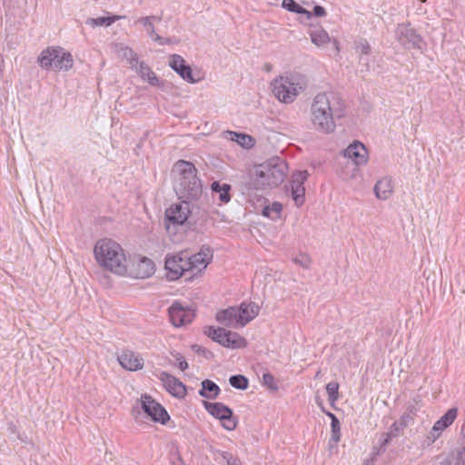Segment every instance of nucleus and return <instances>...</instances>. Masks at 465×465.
<instances>
[{
    "label": "nucleus",
    "mask_w": 465,
    "mask_h": 465,
    "mask_svg": "<svg viewBox=\"0 0 465 465\" xmlns=\"http://www.w3.org/2000/svg\"><path fill=\"white\" fill-rule=\"evenodd\" d=\"M312 124L317 132L331 134L335 131V118L342 114V101L332 91L320 92L314 95L310 106Z\"/></svg>",
    "instance_id": "f257e3e1"
},
{
    "label": "nucleus",
    "mask_w": 465,
    "mask_h": 465,
    "mask_svg": "<svg viewBox=\"0 0 465 465\" xmlns=\"http://www.w3.org/2000/svg\"><path fill=\"white\" fill-rule=\"evenodd\" d=\"M94 255L103 269L120 276L127 275L128 263L124 250L115 241L108 238L97 241L94 248Z\"/></svg>",
    "instance_id": "f03ea898"
},
{
    "label": "nucleus",
    "mask_w": 465,
    "mask_h": 465,
    "mask_svg": "<svg viewBox=\"0 0 465 465\" xmlns=\"http://www.w3.org/2000/svg\"><path fill=\"white\" fill-rule=\"evenodd\" d=\"M173 188L179 199L192 201L202 195L203 186L197 177V170L192 163L178 161L173 166Z\"/></svg>",
    "instance_id": "7ed1b4c3"
},
{
    "label": "nucleus",
    "mask_w": 465,
    "mask_h": 465,
    "mask_svg": "<svg viewBox=\"0 0 465 465\" xmlns=\"http://www.w3.org/2000/svg\"><path fill=\"white\" fill-rule=\"evenodd\" d=\"M308 85L306 76L294 73L280 76L272 83V93L275 97L284 104L292 103Z\"/></svg>",
    "instance_id": "20e7f679"
},
{
    "label": "nucleus",
    "mask_w": 465,
    "mask_h": 465,
    "mask_svg": "<svg viewBox=\"0 0 465 465\" xmlns=\"http://www.w3.org/2000/svg\"><path fill=\"white\" fill-rule=\"evenodd\" d=\"M285 171L286 165L282 160L272 159L257 167L253 184L256 189L277 187L283 182Z\"/></svg>",
    "instance_id": "39448f33"
},
{
    "label": "nucleus",
    "mask_w": 465,
    "mask_h": 465,
    "mask_svg": "<svg viewBox=\"0 0 465 465\" xmlns=\"http://www.w3.org/2000/svg\"><path fill=\"white\" fill-rule=\"evenodd\" d=\"M39 65L48 71H67L73 66V57L70 53L61 47H48L38 56Z\"/></svg>",
    "instance_id": "423d86ee"
},
{
    "label": "nucleus",
    "mask_w": 465,
    "mask_h": 465,
    "mask_svg": "<svg viewBox=\"0 0 465 465\" xmlns=\"http://www.w3.org/2000/svg\"><path fill=\"white\" fill-rule=\"evenodd\" d=\"M181 203H173L165 211V228L169 233L172 227L183 225L188 220L191 213V206L188 200L181 199Z\"/></svg>",
    "instance_id": "0eeeda50"
},
{
    "label": "nucleus",
    "mask_w": 465,
    "mask_h": 465,
    "mask_svg": "<svg viewBox=\"0 0 465 465\" xmlns=\"http://www.w3.org/2000/svg\"><path fill=\"white\" fill-rule=\"evenodd\" d=\"M395 37L401 45L407 49H421L423 40L410 24L398 25L395 31Z\"/></svg>",
    "instance_id": "6e6552de"
},
{
    "label": "nucleus",
    "mask_w": 465,
    "mask_h": 465,
    "mask_svg": "<svg viewBox=\"0 0 465 465\" xmlns=\"http://www.w3.org/2000/svg\"><path fill=\"white\" fill-rule=\"evenodd\" d=\"M205 410L214 418L221 421V424L227 430H232L236 427V421L232 418V411L221 402L203 401Z\"/></svg>",
    "instance_id": "1a4fd4ad"
},
{
    "label": "nucleus",
    "mask_w": 465,
    "mask_h": 465,
    "mask_svg": "<svg viewBox=\"0 0 465 465\" xmlns=\"http://www.w3.org/2000/svg\"><path fill=\"white\" fill-rule=\"evenodd\" d=\"M170 321L175 327H181L193 322L194 312L180 302H174L168 310Z\"/></svg>",
    "instance_id": "9d476101"
},
{
    "label": "nucleus",
    "mask_w": 465,
    "mask_h": 465,
    "mask_svg": "<svg viewBox=\"0 0 465 465\" xmlns=\"http://www.w3.org/2000/svg\"><path fill=\"white\" fill-rule=\"evenodd\" d=\"M142 408L153 421L164 424L170 419L166 410L149 395L142 396Z\"/></svg>",
    "instance_id": "9b49d317"
},
{
    "label": "nucleus",
    "mask_w": 465,
    "mask_h": 465,
    "mask_svg": "<svg viewBox=\"0 0 465 465\" xmlns=\"http://www.w3.org/2000/svg\"><path fill=\"white\" fill-rule=\"evenodd\" d=\"M185 254L167 256L165 259L166 276L171 281L179 279L188 272Z\"/></svg>",
    "instance_id": "f8f14e48"
},
{
    "label": "nucleus",
    "mask_w": 465,
    "mask_h": 465,
    "mask_svg": "<svg viewBox=\"0 0 465 465\" xmlns=\"http://www.w3.org/2000/svg\"><path fill=\"white\" fill-rule=\"evenodd\" d=\"M157 377L170 394L179 399L185 397L186 387L179 379L166 371H161Z\"/></svg>",
    "instance_id": "ddd939ff"
},
{
    "label": "nucleus",
    "mask_w": 465,
    "mask_h": 465,
    "mask_svg": "<svg viewBox=\"0 0 465 465\" xmlns=\"http://www.w3.org/2000/svg\"><path fill=\"white\" fill-rule=\"evenodd\" d=\"M170 67L175 71L183 80L191 84L197 83L193 76L192 68L186 64L185 60L179 54H172L169 60Z\"/></svg>",
    "instance_id": "4468645a"
},
{
    "label": "nucleus",
    "mask_w": 465,
    "mask_h": 465,
    "mask_svg": "<svg viewBox=\"0 0 465 465\" xmlns=\"http://www.w3.org/2000/svg\"><path fill=\"white\" fill-rule=\"evenodd\" d=\"M344 156L352 160L356 165L365 164L368 161L367 149L359 141H354L344 150Z\"/></svg>",
    "instance_id": "2eb2a0df"
},
{
    "label": "nucleus",
    "mask_w": 465,
    "mask_h": 465,
    "mask_svg": "<svg viewBox=\"0 0 465 465\" xmlns=\"http://www.w3.org/2000/svg\"><path fill=\"white\" fill-rule=\"evenodd\" d=\"M117 360L120 365L127 371H135L143 367V359L129 350L123 351Z\"/></svg>",
    "instance_id": "dca6fc26"
},
{
    "label": "nucleus",
    "mask_w": 465,
    "mask_h": 465,
    "mask_svg": "<svg viewBox=\"0 0 465 465\" xmlns=\"http://www.w3.org/2000/svg\"><path fill=\"white\" fill-rule=\"evenodd\" d=\"M312 42L319 47L331 46V50L338 54L340 52L339 42L336 39H331L329 34L323 29H318L310 33Z\"/></svg>",
    "instance_id": "f3484780"
},
{
    "label": "nucleus",
    "mask_w": 465,
    "mask_h": 465,
    "mask_svg": "<svg viewBox=\"0 0 465 465\" xmlns=\"http://www.w3.org/2000/svg\"><path fill=\"white\" fill-rule=\"evenodd\" d=\"M154 273V263L153 262L146 257H140L137 262V265L134 271L128 272L127 275L134 278L145 279Z\"/></svg>",
    "instance_id": "a211bd4d"
},
{
    "label": "nucleus",
    "mask_w": 465,
    "mask_h": 465,
    "mask_svg": "<svg viewBox=\"0 0 465 465\" xmlns=\"http://www.w3.org/2000/svg\"><path fill=\"white\" fill-rule=\"evenodd\" d=\"M159 22H161V17L156 15L142 17L136 21V23L143 25L145 31L147 32V35H149V37L152 38L153 41L158 43L159 45H164L168 41L164 40L162 36L155 34L154 31V23Z\"/></svg>",
    "instance_id": "6ab92c4d"
},
{
    "label": "nucleus",
    "mask_w": 465,
    "mask_h": 465,
    "mask_svg": "<svg viewBox=\"0 0 465 465\" xmlns=\"http://www.w3.org/2000/svg\"><path fill=\"white\" fill-rule=\"evenodd\" d=\"M238 313L239 310L237 307H230L226 310L219 312L216 314V320L227 327L239 328L241 325L238 319Z\"/></svg>",
    "instance_id": "aec40b11"
},
{
    "label": "nucleus",
    "mask_w": 465,
    "mask_h": 465,
    "mask_svg": "<svg viewBox=\"0 0 465 465\" xmlns=\"http://www.w3.org/2000/svg\"><path fill=\"white\" fill-rule=\"evenodd\" d=\"M237 309L239 310L238 319L240 325L243 327L258 315L260 307L253 302H242Z\"/></svg>",
    "instance_id": "412c9836"
},
{
    "label": "nucleus",
    "mask_w": 465,
    "mask_h": 465,
    "mask_svg": "<svg viewBox=\"0 0 465 465\" xmlns=\"http://www.w3.org/2000/svg\"><path fill=\"white\" fill-rule=\"evenodd\" d=\"M375 196L379 200L385 201L393 193V183L391 177H383L377 181L373 188Z\"/></svg>",
    "instance_id": "4be33fe9"
},
{
    "label": "nucleus",
    "mask_w": 465,
    "mask_h": 465,
    "mask_svg": "<svg viewBox=\"0 0 465 465\" xmlns=\"http://www.w3.org/2000/svg\"><path fill=\"white\" fill-rule=\"evenodd\" d=\"M458 416V409L456 407L450 408L448 411L440 417L433 425L432 431L441 433L445 429L450 427Z\"/></svg>",
    "instance_id": "5701e85b"
},
{
    "label": "nucleus",
    "mask_w": 465,
    "mask_h": 465,
    "mask_svg": "<svg viewBox=\"0 0 465 465\" xmlns=\"http://www.w3.org/2000/svg\"><path fill=\"white\" fill-rule=\"evenodd\" d=\"M223 136L230 141L237 143L243 148H251L254 145V139L249 134L226 131L223 133Z\"/></svg>",
    "instance_id": "b1692460"
},
{
    "label": "nucleus",
    "mask_w": 465,
    "mask_h": 465,
    "mask_svg": "<svg viewBox=\"0 0 465 465\" xmlns=\"http://www.w3.org/2000/svg\"><path fill=\"white\" fill-rule=\"evenodd\" d=\"M185 257L188 272H192L190 277L201 272L208 265L207 262H205L201 255H197V253L192 256H188L187 253H185Z\"/></svg>",
    "instance_id": "393cba45"
},
{
    "label": "nucleus",
    "mask_w": 465,
    "mask_h": 465,
    "mask_svg": "<svg viewBox=\"0 0 465 465\" xmlns=\"http://www.w3.org/2000/svg\"><path fill=\"white\" fill-rule=\"evenodd\" d=\"M134 68L139 73L141 77L146 80L151 85L158 86L161 84V81L156 76V74L152 71L144 62H139L138 65Z\"/></svg>",
    "instance_id": "a878e982"
},
{
    "label": "nucleus",
    "mask_w": 465,
    "mask_h": 465,
    "mask_svg": "<svg viewBox=\"0 0 465 465\" xmlns=\"http://www.w3.org/2000/svg\"><path fill=\"white\" fill-rule=\"evenodd\" d=\"M219 386L211 380H204L202 381V389L199 391V395L210 400H214L220 394Z\"/></svg>",
    "instance_id": "bb28decb"
},
{
    "label": "nucleus",
    "mask_w": 465,
    "mask_h": 465,
    "mask_svg": "<svg viewBox=\"0 0 465 465\" xmlns=\"http://www.w3.org/2000/svg\"><path fill=\"white\" fill-rule=\"evenodd\" d=\"M115 51L117 54L124 59H126L130 66L132 68L136 67L139 64V60L137 54L134 52V50L128 46H124L123 45H117L115 46Z\"/></svg>",
    "instance_id": "cd10ccee"
},
{
    "label": "nucleus",
    "mask_w": 465,
    "mask_h": 465,
    "mask_svg": "<svg viewBox=\"0 0 465 465\" xmlns=\"http://www.w3.org/2000/svg\"><path fill=\"white\" fill-rule=\"evenodd\" d=\"M211 188L213 192L219 193V199L221 202L227 203L231 200V195L229 193L231 190V185L228 183L221 184L219 182H213L211 184Z\"/></svg>",
    "instance_id": "c85d7f7f"
},
{
    "label": "nucleus",
    "mask_w": 465,
    "mask_h": 465,
    "mask_svg": "<svg viewBox=\"0 0 465 465\" xmlns=\"http://www.w3.org/2000/svg\"><path fill=\"white\" fill-rule=\"evenodd\" d=\"M282 6L290 12L299 15H305L308 19L312 16V12L301 6L294 0H282Z\"/></svg>",
    "instance_id": "c756f323"
},
{
    "label": "nucleus",
    "mask_w": 465,
    "mask_h": 465,
    "mask_svg": "<svg viewBox=\"0 0 465 465\" xmlns=\"http://www.w3.org/2000/svg\"><path fill=\"white\" fill-rule=\"evenodd\" d=\"M121 16L119 15H112V16H101L97 18H88L86 20V24L92 27L95 26H109L115 21L119 20Z\"/></svg>",
    "instance_id": "7c9ffc66"
},
{
    "label": "nucleus",
    "mask_w": 465,
    "mask_h": 465,
    "mask_svg": "<svg viewBox=\"0 0 465 465\" xmlns=\"http://www.w3.org/2000/svg\"><path fill=\"white\" fill-rule=\"evenodd\" d=\"M228 340L227 348L240 349L244 348L247 345L246 340L234 331H229Z\"/></svg>",
    "instance_id": "2f4dec72"
},
{
    "label": "nucleus",
    "mask_w": 465,
    "mask_h": 465,
    "mask_svg": "<svg viewBox=\"0 0 465 465\" xmlns=\"http://www.w3.org/2000/svg\"><path fill=\"white\" fill-rule=\"evenodd\" d=\"M309 173L307 171H298L292 176L291 189H305L304 182L307 180Z\"/></svg>",
    "instance_id": "473e14b6"
},
{
    "label": "nucleus",
    "mask_w": 465,
    "mask_h": 465,
    "mask_svg": "<svg viewBox=\"0 0 465 465\" xmlns=\"http://www.w3.org/2000/svg\"><path fill=\"white\" fill-rule=\"evenodd\" d=\"M229 382L231 386L238 390H245L248 388L249 384L248 379L241 374L231 376Z\"/></svg>",
    "instance_id": "72a5a7b5"
},
{
    "label": "nucleus",
    "mask_w": 465,
    "mask_h": 465,
    "mask_svg": "<svg viewBox=\"0 0 465 465\" xmlns=\"http://www.w3.org/2000/svg\"><path fill=\"white\" fill-rule=\"evenodd\" d=\"M225 329L223 328H215V327H208L206 328V330L204 331V333L210 337L213 341H216L219 343V340H222L223 338V333Z\"/></svg>",
    "instance_id": "f704fd0d"
},
{
    "label": "nucleus",
    "mask_w": 465,
    "mask_h": 465,
    "mask_svg": "<svg viewBox=\"0 0 465 465\" xmlns=\"http://www.w3.org/2000/svg\"><path fill=\"white\" fill-rule=\"evenodd\" d=\"M326 391L328 394V400L331 402L337 401L339 396V384L337 382L331 381L326 385Z\"/></svg>",
    "instance_id": "c9c22d12"
},
{
    "label": "nucleus",
    "mask_w": 465,
    "mask_h": 465,
    "mask_svg": "<svg viewBox=\"0 0 465 465\" xmlns=\"http://www.w3.org/2000/svg\"><path fill=\"white\" fill-rule=\"evenodd\" d=\"M292 197L296 206H301L304 203L305 189H291Z\"/></svg>",
    "instance_id": "e433bc0d"
},
{
    "label": "nucleus",
    "mask_w": 465,
    "mask_h": 465,
    "mask_svg": "<svg viewBox=\"0 0 465 465\" xmlns=\"http://www.w3.org/2000/svg\"><path fill=\"white\" fill-rule=\"evenodd\" d=\"M409 418H410L409 415L402 416V418L400 420L395 421L391 425V433H387L386 436H391V434H393V433H395V434L400 433L401 429L406 426V420Z\"/></svg>",
    "instance_id": "4c0bfd02"
},
{
    "label": "nucleus",
    "mask_w": 465,
    "mask_h": 465,
    "mask_svg": "<svg viewBox=\"0 0 465 465\" xmlns=\"http://www.w3.org/2000/svg\"><path fill=\"white\" fill-rule=\"evenodd\" d=\"M262 383L272 391H277L278 385L274 377L271 373H264L262 376Z\"/></svg>",
    "instance_id": "58836bf2"
},
{
    "label": "nucleus",
    "mask_w": 465,
    "mask_h": 465,
    "mask_svg": "<svg viewBox=\"0 0 465 465\" xmlns=\"http://www.w3.org/2000/svg\"><path fill=\"white\" fill-rule=\"evenodd\" d=\"M221 456L223 460L226 461V465H241L240 460L234 458L232 454L228 451H222Z\"/></svg>",
    "instance_id": "ea45409f"
},
{
    "label": "nucleus",
    "mask_w": 465,
    "mask_h": 465,
    "mask_svg": "<svg viewBox=\"0 0 465 465\" xmlns=\"http://www.w3.org/2000/svg\"><path fill=\"white\" fill-rule=\"evenodd\" d=\"M391 439L392 438H384L380 448L373 447L371 458H374L375 460L378 455L383 452L385 450V447L391 442Z\"/></svg>",
    "instance_id": "a19ab883"
},
{
    "label": "nucleus",
    "mask_w": 465,
    "mask_h": 465,
    "mask_svg": "<svg viewBox=\"0 0 465 465\" xmlns=\"http://www.w3.org/2000/svg\"><path fill=\"white\" fill-rule=\"evenodd\" d=\"M282 211V204L279 203H273L272 206H266L262 210V214L264 216H270L271 212L275 213L276 215H278Z\"/></svg>",
    "instance_id": "79ce46f5"
},
{
    "label": "nucleus",
    "mask_w": 465,
    "mask_h": 465,
    "mask_svg": "<svg viewBox=\"0 0 465 465\" xmlns=\"http://www.w3.org/2000/svg\"><path fill=\"white\" fill-rule=\"evenodd\" d=\"M293 262L301 265L302 268H308L311 263V259L305 254H300L293 258Z\"/></svg>",
    "instance_id": "37998d69"
},
{
    "label": "nucleus",
    "mask_w": 465,
    "mask_h": 465,
    "mask_svg": "<svg viewBox=\"0 0 465 465\" xmlns=\"http://www.w3.org/2000/svg\"><path fill=\"white\" fill-rule=\"evenodd\" d=\"M197 255H201L202 258L209 263L213 258V251L208 246H203Z\"/></svg>",
    "instance_id": "c03bdc74"
},
{
    "label": "nucleus",
    "mask_w": 465,
    "mask_h": 465,
    "mask_svg": "<svg viewBox=\"0 0 465 465\" xmlns=\"http://www.w3.org/2000/svg\"><path fill=\"white\" fill-rule=\"evenodd\" d=\"M356 49L360 51L362 54H369L371 53V45L366 40H361L357 44Z\"/></svg>",
    "instance_id": "a18cd8bd"
},
{
    "label": "nucleus",
    "mask_w": 465,
    "mask_h": 465,
    "mask_svg": "<svg viewBox=\"0 0 465 465\" xmlns=\"http://www.w3.org/2000/svg\"><path fill=\"white\" fill-rule=\"evenodd\" d=\"M340 440L341 438H330V440L328 442V450L330 452V455L337 453L338 443Z\"/></svg>",
    "instance_id": "49530a36"
},
{
    "label": "nucleus",
    "mask_w": 465,
    "mask_h": 465,
    "mask_svg": "<svg viewBox=\"0 0 465 465\" xmlns=\"http://www.w3.org/2000/svg\"><path fill=\"white\" fill-rule=\"evenodd\" d=\"M331 430L333 434L340 431V422L334 415H331Z\"/></svg>",
    "instance_id": "de8ad7c7"
},
{
    "label": "nucleus",
    "mask_w": 465,
    "mask_h": 465,
    "mask_svg": "<svg viewBox=\"0 0 465 465\" xmlns=\"http://www.w3.org/2000/svg\"><path fill=\"white\" fill-rule=\"evenodd\" d=\"M455 465H465V447L458 452Z\"/></svg>",
    "instance_id": "09e8293b"
},
{
    "label": "nucleus",
    "mask_w": 465,
    "mask_h": 465,
    "mask_svg": "<svg viewBox=\"0 0 465 465\" xmlns=\"http://www.w3.org/2000/svg\"><path fill=\"white\" fill-rule=\"evenodd\" d=\"M312 14L315 16L322 17V16H325L326 15V11H325V9L322 6L315 5L313 7V13Z\"/></svg>",
    "instance_id": "8fccbe9b"
},
{
    "label": "nucleus",
    "mask_w": 465,
    "mask_h": 465,
    "mask_svg": "<svg viewBox=\"0 0 465 465\" xmlns=\"http://www.w3.org/2000/svg\"><path fill=\"white\" fill-rule=\"evenodd\" d=\"M192 348H193V350L195 352H197V353H199V354H203V355H204L205 357H207V355H208V354H211V352H210L208 350H206L205 348H203V347H202V346H200V345L195 344V345H193V347H192Z\"/></svg>",
    "instance_id": "3c124183"
},
{
    "label": "nucleus",
    "mask_w": 465,
    "mask_h": 465,
    "mask_svg": "<svg viewBox=\"0 0 465 465\" xmlns=\"http://www.w3.org/2000/svg\"><path fill=\"white\" fill-rule=\"evenodd\" d=\"M176 360L178 361V367L181 371H185L188 368L187 361L181 355L178 354Z\"/></svg>",
    "instance_id": "603ef678"
},
{
    "label": "nucleus",
    "mask_w": 465,
    "mask_h": 465,
    "mask_svg": "<svg viewBox=\"0 0 465 465\" xmlns=\"http://www.w3.org/2000/svg\"><path fill=\"white\" fill-rule=\"evenodd\" d=\"M229 331H227V330H224L223 333V338L222 340H219V344H221L222 346L223 347H226L227 348V343H228V336H229Z\"/></svg>",
    "instance_id": "864d4df0"
},
{
    "label": "nucleus",
    "mask_w": 465,
    "mask_h": 465,
    "mask_svg": "<svg viewBox=\"0 0 465 465\" xmlns=\"http://www.w3.org/2000/svg\"><path fill=\"white\" fill-rule=\"evenodd\" d=\"M374 458H369L364 460L363 465H374Z\"/></svg>",
    "instance_id": "5fc2aeb1"
},
{
    "label": "nucleus",
    "mask_w": 465,
    "mask_h": 465,
    "mask_svg": "<svg viewBox=\"0 0 465 465\" xmlns=\"http://www.w3.org/2000/svg\"><path fill=\"white\" fill-rule=\"evenodd\" d=\"M9 430H10V433H12V434L18 433V431L16 430V427L15 425H11L9 427Z\"/></svg>",
    "instance_id": "6e6d98bb"
}]
</instances>
